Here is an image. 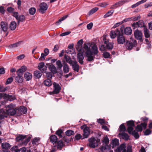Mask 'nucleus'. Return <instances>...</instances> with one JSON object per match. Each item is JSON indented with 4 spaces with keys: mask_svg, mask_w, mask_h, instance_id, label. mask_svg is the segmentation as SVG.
<instances>
[{
    "mask_svg": "<svg viewBox=\"0 0 152 152\" xmlns=\"http://www.w3.org/2000/svg\"><path fill=\"white\" fill-rule=\"evenodd\" d=\"M93 43L88 44V46L86 43L84 45L83 48L85 50V54L86 57H87V60L91 61L94 60V56H93L96 55L98 53V48L96 45Z\"/></svg>",
    "mask_w": 152,
    "mask_h": 152,
    "instance_id": "1",
    "label": "nucleus"
},
{
    "mask_svg": "<svg viewBox=\"0 0 152 152\" xmlns=\"http://www.w3.org/2000/svg\"><path fill=\"white\" fill-rule=\"evenodd\" d=\"M89 143L88 145L91 148H94L98 145V143L100 141L99 139H96L94 137H91L88 139Z\"/></svg>",
    "mask_w": 152,
    "mask_h": 152,
    "instance_id": "2",
    "label": "nucleus"
},
{
    "mask_svg": "<svg viewBox=\"0 0 152 152\" xmlns=\"http://www.w3.org/2000/svg\"><path fill=\"white\" fill-rule=\"evenodd\" d=\"M80 128L83 131V137H82V139L88 138L90 133L89 128L86 125H83L81 126Z\"/></svg>",
    "mask_w": 152,
    "mask_h": 152,
    "instance_id": "3",
    "label": "nucleus"
},
{
    "mask_svg": "<svg viewBox=\"0 0 152 152\" xmlns=\"http://www.w3.org/2000/svg\"><path fill=\"white\" fill-rule=\"evenodd\" d=\"M53 89L52 91L50 92V94L53 95L58 94L60 92L61 88L59 84L54 82L53 83Z\"/></svg>",
    "mask_w": 152,
    "mask_h": 152,
    "instance_id": "4",
    "label": "nucleus"
},
{
    "mask_svg": "<svg viewBox=\"0 0 152 152\" xmlns=\"http://www.w3.org/2000/svg\"><path fill=\"white\" fill-rule=\"evenodd\" d=\"M121 34H125L127 35H130L132 33V30L130 27H127L125 28L123 26H122L120 29Z\"/></svg>",
    "mask_w": 152,
    "mask_h": 152,
    "instance_id": "5",
    "label": "nucleus"
},
{
    "mask_svg": "<svg viewBox=\"0 0 152 152\" xmlns=\"http://www.w3.org/2000/svg\"><path fill=\"white\" fill-rule=\"evenodd\" d=\"M48 7V6L46 3L44 2L41 3L39 4V11L42 14L44 13Z\"/></svg>",
    "mask_w": 152,
    "mask_h": 152,
    "instance_id": "6",
    "label": "nucleus"
},
{
    "mask_svg": "<svg viewBox=\"0 0 152 152\" xmlns=\"http://www.w3.org/2000/svg\"><path fill=\"white\" fill-rule=\"evenodd\" d=\"M134 34L137 39L139 40L141 42L142 41V34L140 31L138 29L136 30L134 32Z\"/></svg>",
    "mask_w": 152,
    "mask_h": 152,
    "instance_id": "7",
    "label": "nucleus"
},
{
    "mask_svg": "<svg viewBox=\"0 0 152 152\" xmlns=\"http://www.w3.org/2000/svg\"><path fill=\"white\" fill-rule=\"evenodd\" d=\"M128 127L127 128L128 132L129 134H131L134 129L133 127L134 126V121H129L127 123Z\"/></svg>",
    "mask_w": 152,
    "mask_h": 152,
    "instance_id": "8",
    "label": "nucleus"
},
{
    "mask_svg": "<svg viewBox=\"0 0 152 152\" xmlns=\"http://www.w3.org/2000/svg\"><path fill=\"white\" fill-rule=\"evenodd\" d=\"M11 105H8L7 106V107L9 108V109L6 110L5 114L8 115H14L16 113V110L15 109L13 108H10Z\"/></svg>",
    "mask_w": 152,
    "mask_h": 152,
    "instance_id": "9",
    "label": "nucleus"
},
{
    "mask_svg": "<svg viewBox=\"0 0 152 152\" xmlns=\"http://www.w3.org/2000/svg\"><path fill=\"white\" fill-rule=\"evenodd\" d=\"M117 40L118 43L120 44H123L126 42L125 37L121 32L117 37Z\"/></svg>",
    "mask_w": 152,
    "mask_h": 152,
    "instance_id": "10",
    "label": "nucleus"
},
{
    "mask_svg": "<svg viewBox=\"0 0 152 152\" xmlns=\"http://www.w3.org/2000/svg\"><path fill=\"white\" fill-rule=\"evenodd\" d=\"M126 47L127 49L128 50H131L133 47L137 45V41L136 40H134V41L133 44L131 42L126 41Z\"/></svg>",
    "mask_w": 152,
    "mask_h": 152,
    "instance_id": "11",
    "label": "nucleus"
},
{
    "mask_svg": "<svg viewBox=\"0 0 152 152\" xmlns=\"http://www.w3.org/2000/svg\"><path fill=\"white\" fill-rule=\"evenodd\" d=\"M0 27L1 31H3L4 32H7L8 28V25L7 23L5 22L2 21L0 23Z\"/></svg>",
    "mask_w": 152,
    "mask_h": 152,
    "instance_id": "12",
    "label": "nucleus"
},
{
    "mask_svg": "<svg viewBox=\"0 0 152 152\" xmlns=\"http://www.w3.org/2000/svg\"><path fill=\"white\" fill-rule=\"evenodd\" d=\"M121 33L120 30L117 29L115 31H111L110 36L112 38H114L116 36H118V34Z\"/></svg>",
    "mask_w": 152,
    "mask_h": 152,
    "instance_id": "13",
    "label": "nucleus"
},
{
    "mask_svg": "<svg viewBox=\"0 0 152 152\" xmlns=\"http://www.w3.org/2000/svg\"><path fill=\"white\" fill-rule=\"evenodd\" d=\"M126 146L124 144H121L115 150V152H126Z\"/></svg>",
    "mask_w": 152,
    "mask_h": 152,
    "instance_id": "14",
    "label": "nucleus"
},
{
    "mask_svg": "<svg viewBox=\"0 0 152 152\" xmlns=\"http://www.w3.org/2000/svg\"><path fill=\"white\" fill-rule=\"evenodd\" d=\"M147 124L145 122L142 123L138 125L136 127V129L137 132H141L142 130V128L145 129L146 128Z\"/></svg>",
    "mask_w": 152,
    "mask_h": 152,
    "instance_id": "15",
    "label": "nucleus"
},
{
    "mask_svg": "<svg viewBox=\"0 0 152 152\" xmlns=\"http://www.w3.org/2000/svg\"><path fill=\"white\" fill-rule=\"evenodd\" d=\"M72 66L73 69L75 71L78 72L79 71V66L77 62L73 61L70 64Z\"/></svg>",
    "mask_w": 152,
    "mask_h": 152,
    "instance_id": "16",
    "label": "nucleus"
},
{
    "mask_svg": "<svg viewBox=\"0 0 152 152\" xmlns=\"http://www.w3.org/2000/svg\"><path fill=\"white\" fill-rule=\"evenodd\" d=\"M83 53L80 52L77 55V60L81 64H83V60L84 58V57L83 55Z\"/></svg>",
    "mask_w": 152,
    "mask_h": 152,
    "instance_id": "17",
    "label": "nucleus"
},
{
    "mask_svg": "<svg viewBox=\"0 0 152 152\" xmlns=\"http://www.w3.org/2000/svg\"><path fill=\"white\" fill-rule=\"evenodd\" d=\"M27 69V67L25 66H22L16 72L18 75H23V73L25 72Z\"/></svg>",
    "mask_w": 152,
    "mask_h": 152,
    "instance_id": "18",
    "label": "nucleus"
},
{
    "mask_svg": "<svg viewBox=\"0 0 152 152\" xmlns=\"http://www.w3.org/2000/svg\"><path fill=\"white\" fill-rule=\"evenodd\" d=\"M119 135L121 136V138L125 140H127L129 139V136L128 135L124 132L119 133Z\"/></svg>",
    "mask_w": 152,
    "mask_h": 152,
    "instance_id": "19",
    "label": "nucleus"
},
{
    "mask_svg": "<svg viewBox=\"0 0 152 152\" xmlns=\"http://www.w3.org/2000/svg\"><path fill=\"white\" fill-rule=\"evenodd\" d=\"M48 67L50 70L53 74H55L57 72L56 67L53 64L49 65Z\"/></svg>",
    "mask_w": 152,
    "mask_h": 152,
    "instance_id": "20",
    "label": "nucleus"
},
{
    "mask_svg": "<svg viewBox=\"0 0 152 152\" xmlns=\"http://www.w3.org/2000/svg\"><path fill=\"white\" fill-rule=\"evenodd\" d=\"M24 77L26 81H29L31 79L32 75L30 73L26 72L24 74Z\"/></svg>",
    "mask_w": 152,
    "mask_h": 152,
    "instance_id": "21",
    "label": "nucleus"
},
{
    "mask_svg": "<svg viewBox=\"0 0 152 152\" xmlns=\"http://www.w3.org/2000/svg\"><path fill=\"white\" fill-rule=\"evenodd\" d=\"M17 24L15 22L12 21L10 24L9 28L12 31H13L15 29L16 27Z\"/></svg>",
    "mask_w": 152,
    "mask_h": 152,
    "instance_id": "22",
    "label": "nucleus"
},
{
    "mask_svg": "<svg viewBox=\"0 0 152 152\" xmlns=\"http://www.w3.org/2000/svg\"><path fill=\"white\" fill-rule=\"evenodd\" d=\"M22 42L21 41H19L16 43L10 45L9 46V48L10 49H12L13 48H15L19 46L21 44Z\"/></svg>",
    "mask_w": 152,
    "mask_h": 152,
    "instance_id": "23",
    "label": "nucleus"
},
{
    "mask_svg": "<svg viewBox=\"0 0 152 152\" xmlns=\"http://www.w3.org/2000/svg\"><path fill=\"white\" fill-rule=\"evenodd\" d=\"M64 72L65 73H68L69 71V68L68 65L66 63H64L63 66Z\"/></svg>",
    "mask_w": 152,
    "mask_h": 152,
    "instance_id": "24",
    "label": "nucleus"
},
{
    "mask_svg": "<svg viewBox=\"0 0 152 152\" xmlns=\"http://www.w3.org/2000/svg\"><path fill=\"white\" fill-rule=\"evenodd\" d=\"M105 44H106V48L109 50L112 49L113 47V43L112 42H109L108 43H107V41L104 42Z\"/></svg>",
    "mask_w": 152,
    "mask_h": 152,
    "instance_id": "25",
    "label": "nucleus"
},
{
    "mask_svg": "<svg viewBox=\"0 0 152 152\" xmlns=\"http://www.w3.org/2000/svg\"><path fill=\"white\" fill-rule=\"evenodd\" d=\"M11 146L9 143L7 142L2 143L1 144V147L3 149H9Z\"/></svg>",
    "mask_w": 152,
    "mask_h": 152,
    "instance_id": "26",
    "label": "nucleus"
},
{
    "mask_svg": "<svg viewBox=\"0 0 152 152\" xmlns=\"http://www.w3.org/2000/svg\"><path fill=\"white\" fill-rule=\"evenodd\" d=\"M64 145V143L61 140H59L57 142V148L61 149Z\"/></svg>",
    "mask_w": 152,
    "mask_h": 152,
    "instance_id": "27",
    "label": "nucleus"
},
{
    "mask_svg": "<svg viewBox=\"0 0 152 152\" xmlns=\"http://www.w3.org/2000/svg\"><path fill=\"white\" fill-rule=\"evenodd\" d=\"M15 80L18 83H21L23 81V78L22 76L18 75L15 78Z\"/></svg>",
    "mask_w": 152,
    "mask_h": 152,
    "instance_id": "28",
    "label": "nucleus"
},
{
    "mask_svg": "<svg viewBox=\"0 0 152 152\" xmlns=\"http://www.w3.org/2000/svg\"><path fill=\"white\" fill-rule=\"evenodd\" d=\"M44 83L46 86H50L52 84V82L50 79H47L44 81Z\"/></svg>",
    "mask_w": 152,
    "mask_h": 152,
    "instance_id": "29",
    "label": "nucleus"
},
{
    "mask_svg": "<svg viewBox=\"0 0 152 152\" xmlns=\"http://www.w3.org/2000/svg\"><path fill=\"white\" fill-rule=\"evenodd\" d=\"M50 141L52 143H56L57 141V137L55 135H52L50 137Z\"/></svg>",
    "mask_w": 152,
    "mask_h": 152,
    "instance_id": "30",
    "label": "nucleus"
},
{
    "mask_svg": "<svg viewBox=\"0 0 152 152\" xmlns=\"http://www.w3.org/2000/svg\"><path fill=\"white\" fill-rule=\"evenodd\" d=\"M64 58L65 60L68 63L70 64L72 62L74 61H72L70 57L67 55H65L64 56Z\"/></svg>",
    "mask_w": 152,
    "mask_h": 152,
    "instance_id": "31",
    "label": "nucleus"
},
{
    "mask_svg": "<svg viewBox=\"0 0 152 152\" xmlns=\"http://www.w3.org/2000/svg\"><path fill=\"white\" fill-rule=\"evenodd\" d=\"M42 75V73L38 71H36L34 72V76L37 78H40L41 77Z\"/></svg>",
    "mask_w": 152,
    "mask_h": 152,
    "instance_id": "32",
    "label": "nucleus"
},
{
    "mask_svg": "<svg viewBox=\"0 0 152 152\" xmlns=\"http://www.w3.org/2000/svg\"><path fill=\"white\" fill-rule=\"evenodd\" d=\"M144 34L145 37L146 38H148L150 37V34L149 33V30L147 29L146 27H144Z\"/></svg>",
    "mask_w": 152,
    "mask_h": 152,
    "instance_id": "33",
    "label": "nucleus"
},
{
    "mask_svg": "<svg viewBox=\"0 0 152 152\" xmlns=\"http://www.w3.org/2000/svg\"><path fill=\"white\" fill-rule=\"evenodd\" d=\"M18 20V23L19 24L20 22H23L25 20V16L23 15H21L18 16V18L17 19Z\"/></svg>",
    "mask_w": 152,
    "mask_h": 152,
    "instance_id": "34",
    "label": "nucleus"
},
{
    "mask_svg": "<svg viewBox=\"0 0 152 152\" xmlns=\"http://www.w3.org/2000/svg\"><path fill=\"white\" fill-rule=\"evenodd\" d=\"M26 137V135H19L16 138V140L17 141H19L20 140H23Z\"/></svg>",
    "mask_w": 152,
    "mask_h": 152,
    "instance_id": "35",
    "label": "nucleus"
},
{
    "mask_svg": "<svg viewBox=\"0 0 152 152\" xmlns=\"http://www.w3.org/2000/svg\"><path fill=\"white\" fill-rule=\"evenodd\" d=\"M109 147L108 145H106L102 146L100 148L101 151L103 152H107L109 150Z\"/></svg>",
    "mask_w": 152,
    "mask_h": 152,
    "instance_id": "36",
    "label": "nucleus"
},
{
    "mask_svg": "<svg viewBox=\"0 0 152 152\" xmlns=\"http://www.w3.org/2000/svg\"><path fill=\"white\" fill-rule=\"evenodd\" d=\"M68 15H66L59 19L57 22L56 23V25H58L60 24L61 22L65 19L67 17Z\"/></svg>",
    "mask_w": 152,
    "mask_h": 152,
    "instance_id": "37",
    "label": "nucleus"
},
{
    "mask_svg": "<svg viewBox=\"0 0 152 152\" xmlns=\"http://www.w3.org/2000/svg\"><path fill=\"white\" fill-rule=\"evenodd\" d=\"M76 48L77 51H78L79 53H84V52L82 48V45H77L76 46Z\"/></svg>",
    "mask_w": 152,
    "mask_h": 152,
    "instance_id": "38",
    "label": "nucleus"
},
{
    "mask_svg": "<svg viewBox=\"0 0 152 152\" xmlns=\"http://www.w3.org/2000/svg\"><path fill=\"white\" fill-rule=\"evenodd\" d=\"M98 10V7H95L91 10L88 13V15H90L93 13H94Z\"/></svg>",
    "mask_w": 152,
    "mask_h": 152,
    "instance_id": "39",
    "label": "nucleus"
},
{
    "mask_svg": "<svg viewBox=\"0 0 152 152\" xmlns=\"http://www.w3.org/2000/svg\"><path fill=\"white\" fill-rule=\"evenodd\" d=\"M36 12V9L34 7H31L29 10V14L32 15H34Z\"/></svg>",
    "mask_w": 152,
    "mask_h": 152,
    "instance_id": "40",
    "label": "nucleus"
},
{
    "mask_svg": "<svg viewBox=\"0 0 152 152\" xmlns=\"http://www.w3.org/2000/svg\"><path fill=\"white\" fill-rule=\"evenodd\" d=\"M40 141V139L39 138H35L33 139L32 141V143L35 145H38Z\"/></svg>",
    "mask_w": 152,
    "mask_h": 152,
    "instance_id": "41",
    "label": "nucleus"
},
{
    "mask_svg": "<svg viewBox=\"0 0 152 152\" xmlns=\"http://www.w3.org/2000/svg\"><path fill=\"white\" fill-rule=\"evenodd\" d=\"M131 133L132 135L134 136L135 138L136 139H138L139 137L138 133L136 130L133 131Z\"/></svg>",
    "mask_w": 152,
    "mask_h": 152,
    "instance_id": "42",
    "label": "nucleus"
},
{
    "mask_svg": "<svg viewBox=\"0 0 152 152\" xmlns=\"http://www.w3.org/2000/svg\"><path fill=\"white\" fill-rule=\"evenodd\" d=\"M138 24V27H143L144 28L146 27L144 25V23L143 21L142 20H140L137 22Z\"/></svg>",
    "mask_w": 152,
    "mask_h": 152,
    "instance_id": "43",
    "label": "nucleus"
},
{
    "mask_svg": "<svg viewBox=\"0 0 152 152\" xmlns=\"http://www.w3.org/2000/svg\"><path fill=\"white\" fill-rule=\"evenodd\" d=\"M113 145V146H116L119 144L118 140L115 139L112 140Z\"/></svg>",
    "mask_w": 152,
    "mask_h": 152,
    "instance_id": "44",
    "label": "nucleus"
},
{
    "mask_svg": "<svg viewBox=\"0 0 152 152\" xmlns=\"http://www.w3.org/2000/svg\"><path fill=\"white\" fill-rule=\"evenodd\" d=\"M18 152H31V151L27 150L26 148L24 147L19 149Z\"/></svg>",
    "mask_w": 152,
    "mask_h": 152,
    "instance_id": "45",
    "label": "nucleus"
},
{
    "mask_svg": "<svg viewBox=\"0 0 152 152\" xmlns=\"http://www.w3.org/2000/svg\"><path fill=\"white\" fill-rule=\"evenodd\" d=\"M114 11L113 10H111L108 12L106 14H105L104 16V18H107L110 16L112 15V14L113 13Z\"/></svg>",
    "mask_w": 152,
    "mask_h": 152,
    "instance_id": "46",
    "label": "nucleus"
},
{
    "mask_svg": "<svg viewBox=\"0 0 152 152\" xmlns=\"http://www.w3.org/2000/svg\"><path fill=\"white\" fill-rule=\"evenodd\" d=\"M120 131L121 132H124L126 130V128L124 125L123 124H121L120 127Z\"/></svg>",
    "mask_w": 152,
    "mask_h": 152,
    "instance_id": "47",
    "label": "nucleus"
},
{
    "mask_svg": "<svg viewBox=\"0 0 152 152\" xmlns=\"http://www.w3.org/2000/svg\"><path fill=\"white\" fill-rule=\"evenodd\" d=\"M74 131L70 130H67L65 132L66 135L67 136H70L73 134Z\"/></svg>",
    "mask_w": 152,
    "mask_h": 152,
    "instance_id": "48",
    "label": "nucleus"
},
{
    "mask_svg": "<svg viewBox=\"0 0 152 152\" xmlns=\"http://www.w3.org/2000/svg\"><path fill=\"white\" fill-rule=\"evenodd\" d=\"M103 56L105 58H108L110 57V54L107 52H104L103 54Z\"/></svg>",
    "mask_w": 152,
    "mask_h": 152,
    "instance_id": "49",
    "label": "nucleus"
},
{
    "mask_svg": "<svg viewBox=\"0 0 152 152\" xmlns=\"http://www.w3.org/2000/svg\"><path fill=\"white\" fill-rule=\"evenodd\" d=\"M31 137H28L27 139L25 140L22 143V145H26L27 144V143L29 142L30 140Z\"/></svg>",
    "mask_w": 152,
    "mask_h": 152,
    "instance_id": "50",
    "label": "nucleus"
},
{
    "mask_svg": "<svg viewBox=\"0 0 152 152\" xmlns=\"http://www.w3.org/2000/svg\"><path fill=\"white\" fill-rule=\"evenodd\" d=\"M109 140L108 138L107 137H105L103 139V142L106 145H107L109 143Z\"/></svg>",
    "mask_w": 152,
    "mask_h": 152,
    "instance_id": "51",
    "label": "nucleus"
},
{
    "mask_svg": "<svg viewBox=\"0 0 152 152\" xmlns=\"http://www.w3.org/2000/svg\"><path fill=\"white\" fill-rule=\"evenodd\" d=\"M19 148L18 146L13 147L11 149L12 151H15V152H18Z\"/></svg>",
    "mask_w": 152,
    "mask_h": 152,
    "instance_id": "52",
    "label": "nucleus"
},
{
    "mask_svg": "<svg viewBox=\"0 0 152 152\" xmlns=\"http://www.w3.org/2000/svg\"><path fill=\"white\" fill-rule=\"evenodd\" d=\"M46 76L48 79H51L52 77V74L51 72H47L46 73Z\"/></svg>",
    "mask_w": 152,
    "mask_h": 152,
    "instance_id": "53",
    "label": "nucleus"
},
{
    "mask_svg": "<svg viewBox=\"0 0 152 152\" xmlns=\"http://www.w3.org/2000/svg\"><path fill=\"white\" fill-rule=\"evenodd\" d=\"M7 97L8 100L10 101H12L15 99V97L12 95H7Z\"/></svg>",
    "mask_w": 152,
    "mask_h": 152,
    "instance_id": "54",
    "label": "nucleus"
},
{
    "mask_svg": "<svg viewBox=\"0 0 152 152\" xmlns=\"http://www.w3.org/2000/svg\"><path fill=\"white\" fill-rule=\"evenodd\" d=\"M56 63L58 68H61L62 67V66L61 61L58 60L57 61Z\"/></svg>",
    "mask_w": 152,
    "mask_h": 152,
    "instance_id": "55",
    "label": "nucleus"
},
{
    "mask_svg": "<svg viewBox=\"0 0 152 152\" xmlns=\"http://www.w3.org/2000/svg\"><path fill=\"white\" fill-rule=\"evenodd\" d=\"M45 66L44 63L43 62H41L39 63L38 66V69L40 70L42 69V68H44Z\"/></svg>",
    "mask_w": 152,
    "mask_h": 152,
    "instance_id": "56",
    "label": "nucleus"
},
{
    "mask_svg": "<svg viewBox=\"0 0 152 152\" xmlns=\"http://www.w3.org/2000/svg\"><path fill=\"white\" fill-rule=\"evenodd\" d=\"M5 117H7V114L5 113H2V114H0V120L3 119Z\"/></svg>",
    "mask_w": 152,
    "mask_h": 152,
    "instance_id": "57",
    "label": "nucleus"
},
{
    "mask_svg": "<svg viewBox=\"0 0 152 152\" xmlns=\"http://www.w3.org/2000/svg\"><path fill=\"white\" fill-rule=\"evenodd\" d=\"M82 137H83L81 136V135L80 134H77L75 136V140H79L80 139H82Z\"/></svg>",
    "mask_w": 152,
    "mask_h": 152,
    "instance_id": "58",
    "label": "nucleus"
},
{
    "mask_svg": "<svg viewBox=\"0 0 152 152\" xmlns=\"http://www.w3.org/2000/svg\"><path fill=\"white\" fill-rule=\"evenodd\" d=\"M20 110L23 114H25L26 113L27 110L26 107H22Z\"/></svg>",
    "mask_w": 152,
    "mask_h": 152,
    "instance_id": "59",
    "label": "nucleus"
},
{
    "mask_svg": "<svg viewBox=\"0 0 152 152\" xmlns=\"http://www.w3.org/2000/svg\"><path fill=\"white\" fill-rule=\"evenodd\" d=\"M56 134L58 135L59 137H62V136L61 135V134L62 133V132L61 129H59L58 130L56 131Z\"/></svg>",
    "mask_w": 152,
    "mask_h": 152,
    "instance_id": "60",
    "label": "nucleus"
},
{
    "mask_svg": "<svg viewBox=\"0 0 152 152\" xmlns=\"http://www.w3.org/2000/svg\"><path fill=\"white\" fill-rule=\"evenodd\" d=\"M13 79L12 77L8 78L6 82V84H8L10 83L13 81Z\"/></svg>",
    "mask_w": 152,
    "mask_h": 152,
    "instance_id": "61",
    "label": "nucleus"
},
{
    "mask_svg": "<svg viewBox=\"0 0 152 152\" xmlns=\"http://www.w3.org/2000/svg\"><path fill=\"white\" fill-rule=\"evenodd\" d=\"M151 131L148 129H147L144 132V134L145 135H148L151 134Z\"/></svg>",
    "mask_w": 152,
    "mask_h": 152,
    "instance_id": "62",
    "label": "nucleus"
},
{
    "mask_svg": "<svg viewBox=\"0 0 152 152\" xmlns=\"http://www.w3.org/2000/svg\"><path fill=\"white\" fill-rule=\"evenodd\" d=\"M97 121L98 123L102 124H104L105 123V121L104 119H103L99 118L97 119Z\"/></svg>",
    "mask_w": 152,
    "mask_h": 152,
    "instance_id": "63",
    "label": "nucleus"
},
{
    "mask_svg": "<svg viewBox=\"0 0 152 152\" xmlns=\"http://www.w3.org/2000/svg\"><path fill=\"white\" fill-rule=\"evenodd\" d=\"M46 56V55L43 53H42L41 54V56L39 58V60L40 61H42V60H44L45 59V56Z\"/></svg>",
    "mask_w": 152,
    "mask_h": 152,
    "instance_id": "64",
    "label": "nucleus"
}]
</instances>
